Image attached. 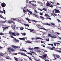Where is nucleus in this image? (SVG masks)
Returning <instances> with one entry per match:
<instances>
[{"mask_svg": "<svg viewBox=\"0 0 61 61\" xmlns=\"http://www.w3.org/2000/svg\"><path fill=\"white\" fill-rule=\"evenodd\" d=\"M14 40L15 41H16L17 43H19V40H18L17 39L14 38Z\"/></svg>", "mask_w": 61, "mask_h": 61, "instance_id": "5", "label": "nucleus"}, {"mask_svg": "<svg viewBox=\"0 0 61 61\" xmlns=\"http://www.w3.org/2000/svg\"><path fill=\"white\" fill-rule=\"evenodd\" d=\"M16 19H13V21H16Z\"/></svg>", "mask_w": 61, "mask_h": 61, "instance_id": "39", "label": "nucleus"}, {"mask_svg": "<svg viewBox=\"0 0 61 61\" xmlns=\"http://www.w3.org/2000/svg\"><path fill=\"white\" fill-rule=\"evenodd\" d=\"M51 50H54V49L52 48H51Z\"/></svg>", "mask_w": 61, "mask_h": 61, "instance_id": "60", "label": "nucleus"}, {"mask_svg": "<svg viewBox=\"0 0 61 61\" xmlns=\"http://www.w3.org/2000/svg\"><path fill=\"white\" fill-rule=\"evenodd\" d=\"M56 43H54V45L55 46H56Z\"/></svg>", "mask_w": 61, "mask_h": 61, "instance_id": "44", "label": "nucleus"}, {"mask_svg": "<svg viewBox=\"0 0 61 61\" xmlns=\"http://www.w3.org/2000/svg\"><path fill=\"white\" fill-rule=\"evenodd\" d=\"M58 49H60L59 50V51H61V48H58Z\"/></svg>", "mask_w": 61, "mask_h": 61, "instance_id": "63", "label": "nucleus"}, {"mask_svg": "<svg viewBox=\"0 0 61 61\" xmlns=\"http://www.w3.org/2000/svg\"><path fill=\"white\" fill-rule=\"evenodd\" d=\"M21 34H22V35H23V36H25L26 35L25 33H21Z\"/></svg>", "mask_w": 61, "mask_h": 61, "instance_id": "28", "label": "nucleus"}, {"mask_svg": "<svg viewBox=\"0 0 61 61\" xmlns=\"http://www.w3.org/2000/svg\"><path fill=\"white\" fill-rule=\"evenodd\" d=\"M37 51L38 52H41V51L38 50H37Z\"/></svg>", "mask_w": 61, "mask_h": 61, "instance_id": "23", "label": "nucleus"}, {"mask_svg": "<svg viewBox=\"0 0 61 61\" xmlns=\"http://www.w3.org/2000/svg\"><path fill=\"white\" fill-rule=\"evenodd\" d=\"M45 61H49V60H45Z\"/></svg>", "mask_w": 61, "mask_h": 61, "instance_id": "64", "label": "nucleus"}, {"mask_svg": "<svg viewBox=\"0 0 61 61\" xmlns=\"http://www.w3.org/2000/svg\"><path fill=\"white\" fill-rule=\"evenodd\" d=\"M14 58L16 61H18V60L17 59L16 57H14Z\"/></svg>", "mask_w": 61, "mask_h": 61, "instance_id": "30", "label": "nucleus"}, {"mask_svg": "<svg viewBox=\"0 0 61 61\" xmlns=\"http://www.w3.org/2000/svg\"><path fill=\"white\" fill-rule=\"evenodd\" d=\"M40 17L42 19V20H44V17H42V16H40Z\"/></svg>", "mask_w": 61, "mask_h": 61, "instance_id": "19", "label": "nucleus"}, {"mask_svg": "<svg viewBox=\"0 0 61 61\" xmlns=\"http://www.w3.org/2000/svg\"><path fill=\"white\" fill-rule=\"evenodd\" d=\"M40 14L41 15H43V13H40Z\"/></svg>", "mask_w": 61, "mask_h": 61, "instance_id": "50", "label": "nucleus"}, {"mask_svg": "<svg viewBox=\"0 0 61 61\" xmlns=\"http://www.w3.org/2000/svg\"><path fill=\"white\" fill-rule=\"evenodd\" d=\"M46 25H49V26H52V25H51V24H49L47 23L46 24Z\"/></svg>", "mask_w": 61, "mask_h": 61, "instance_id": "20", "label": "nucleus"}, {"mask_svg": "<svg viewBox=\"0 0 61 61\" xmlns=\"http://www.w3.org/2000/svg\"><path fill=\"white\" fill-rule=\"evenodd\" d=\"M48 48L49 49H51V48L49 47H48Z\"/></svg>", "mask_w": 61, "mask_h": 61, "instance_id": "62", "label": "nucleus"}, {"mask_svg": "<svg viewBox=\"0 0 61 61\" xmlns=\"http://www.w3.org/2000/svg\"><path fill=\"white\" fill-rule=\"evenodd\" d=\"M0 13H3V11H1V10H0Z\"/></svg>", "mask_w": 61, "mask_h": 61, "instance_id": "56", "label": "nucleus"}, {"mask_svg": "<svg viewBox=\"0 0 61 61\" xmlns=\"http://www.w3.org/2000/svg\"><path fill=\"white\" fill-rule=\"evenodd\" d=\"M47 56V55L46 54H45L44 55H43L42 56L43 57H44V58L45 59H46V56Z\"/></svg>", "mask_w": 61, "mask_h": 61, "instance_id": "6", "label": "nucleus"}, {"mask_svg": "<svg viewBox=\"0 0 61 61\" xmlns=\"http://www.w3.org/2000/svg\"><path fill=\"white\" fill-rule=\"evenodd\" d=\"M16 36H18V35H19V33H17L16 34Z\"/></svg>", "mask_w": 61, "mask_h": 61, "instance_id": "54", "label": "nucleus"}, {"mask_svg": "<svg viewBox=\"0 0 61 61\" xmlns=\"http://www.w3.org/2000/svg\"><path fill=\"white\" fill-rule=\"evenodd\" d=\"M28 49H29V50H32V48L30 47L28 48Z\"/></svg>", "mask_w": 61, "mask_h": 61, "instance_id": "40", "label": "nucleus"}, {"mask_svg": "<svg viewBox=\"0 0 61 61\" xmlns=\"http://www.w3.org/2000/svg\"><path fill=\"white\" fill-rule=\"evenodd\" d=\"M60 5V4H59V3H58L57 4V5Z\"/></svg>", "mask_w": 61, "mask_h": 61, "instance_id": "43", "label": "nucleus"}, {"mask_svg": "<svg viewBox=\"0 0 61 61\" xmlns=\"http://www.w3.org/2000/svg\"><path fill=\"white\" fill-rule=\"evenodd\" d=\"M12 47L13 48H15V49H16V48H17L18 47H16L14 45L12 46Z\"/></svg>", "mask_w": 61, "mask_h": 61, "instance_id": "13", "label": "nucleus"}, {"mask_svg": "<svg viewBox=\"0 0 61 61\" xmlns=\"http://www.w3.org/2000/svg\"><path fill=\"white\" fill-rule=\"evenodd\" d=\"M1 5L2 7H5L6 4L4 2H3L1 3Z\"/></svg>", "mask_w": 61, "mask_h": 61, "instance_id": "3", "label": "nucleus"}, {"mask_svg": "<svg viewBox=\"0 0 61 61\" xmlns=\"http://www.w3.org/2000/svg\"><path fill=\"white\" fill-rule=\"evenodd\" d=\"M30 13V14H32V12L31 11H30L29 12Z\"/></svg>", "mask_w": 61, "mask_h": 61, "instance_id": "48", "label": "nucleus"}, {"mask_svg": "<svg viewBox=\"0 0 61 61\" xmlns=\"http://www.w3.org/2000/svg\"><path fill=\"white\" fill-rule=\"evenodd\" d=\"M1 48H2V47L0 46V50L1 49Z\"/></svg>", "mask_w": 61, "mask_h": 61, "instance_id": "61", "label": "nucleus"}, {"mask_svg": "<svg viewBox=\"0 0 61 61\" xmlns=\"http://www.w3.org/2000/svg\"><path fill=\"white\" fill-rule=\"evenodd\" d=\"M26 11L27 12H30V11H29V10H28V9H27Z\"/></svg>", "mask_w": 61, "mask_h": 61, "instance_id": "49", "label": "nucleus"}, {"mask_svg": "<svg viewBox=\"0 0 61 61\" xmlns=\"http://www.w3.org/2000/svg\"><path fill=\"white\" fill-rule=\"evenodd\" d=\"M35 30L34 29H32V30H30V32H34Z\"/></svg>", "mask_w": 61, "mask_h": 61, "instance_id": "27", "label": "nucleus"}, {"mask_svg": "<svg viewBox=\"0 0 61 61\" xmlns=\"http://www.w3.org/2000/svg\"><path fill=\"white\" fill-rule=\"evenodd\" d=\"M27 20V21H28V22H29V21H30V19H29V18H28Z\"/></svg>", "mask_w": 61, "mask_h": 61, "instance_id": "51", "label": "nucleus"}, {"mask_svg": "<svg viewBox=\"0 0 61 61\" xmlns=\"http://www.w3.org/2000/svg\"><path fill=\"white\" fill-rule=\"evenodd\" d=\"M23 11L24 14H26V13H27V11L25 10H23Z\"/></svg>", "mask_w": 61, "mask_h": 61, "instance_id": "8", "label": "nucleus"}, {"mask_svg": "<svg viewBox=\"0 0 61 61\" xmlns=\"http://www.w3.org/2000/svg\"><path fill=\"white\" fill-rule=\"evenodd\" d=\"M10 36H11V37L12 38H15L14 37H13V36H12L11 35H10Z\"/></svg>", "mask_w": 61, "mask_h": 61, "instance_id": "41", "label": "nucleus"}, {"mask_svg": "<svg viewBox=\"0 0 61 61\" xmlns=\"http://www.w3.org/2000/svg\"><path fill=\"white\" fill-rule=\"evenodd\" d=\"M3 56V54L0 53V56Z\"/></svg>", "mask_w": 61, "mask_h": 61, "instance_id": "33", "label": "nucleus"}, {"mask_svg": "<svg viewBox=\"0 0 61 61\" xmlns=\"http://www.w3.org/2000/svg\"><path fill=\"white\" fill-rule=\"evenodd\" d=\"M5 35L4 33H0V35Z\"/></svg>", "mask_w": 61, "mask_h": 61, "instance_id": "37", "label": "nucleus"}, {"mask_svg": "<svg viewBox=\"0 0 61 61\" xmlns=\"http://www.w3.org/2000/svg\"><path fill=\"white\" fill-rule=\"evenodd\" d=\"M7 22L8 23H9V24H15V22L10 20H8Z\"/></svg>", "mask_w": 61, "mask_h": 61, "instance_id": "2", "label": "nucleus"}, {"mask_svg": "<svg viewBox=\"0 0 61 61\" xmlns=\"http://www.w3.org/2000/svg\"><path fill=\"white\" fill-rule=\"evenodd\" d=\"M11 27L13 28V29H15V25H12L11 26Z\"/></svg>", "mask_w": 61, "mask_h": 61, "instance_id": "10", "label": "nucleus"}, {"mask_svg": "<svg viewBox=\"0 0 61 61\" xmlns=\"http://www.w3.org/2000/svg\"><path fill=\"white\" fill-rule=\"evenodd\" d=\"M54 10H55L56 13H60V11L59 10L56 9H54Z\"/></svg>", "mask_w": 61, "mask_h": 61, "instance_id": "4", "label": "nucleus"}, {"mask_svg": "<svg viewBox=\"0 0 61 61\" xmlns=\"http://www.w3.org/2000/svg\"><path fill=\"white\" fill-rule=\"evenodd\" d=\"M21 55H23V56H27V57H28L25 54V53H21Z\"/></svg>", "mask_w": 61, "mask_h": 61, "instance_id": "7", "label": "nucleus"}, {"mask_svg": "<svg viewBox=\"0 0 61 61\" xmlns=\"http://www.w3.org/2000/svg\"><path fill=\"white\" fill-rule=\"evenodd\" d=\"M26 29H28V30H30V31H31V29H29L27 28Z\"/></svg>", "mask_w": 61, "mask_h": 61, "instance_id": "58", "label": "nucleus"}, {"mask_svg": "<svg viewBox=\"0 0 61 61\" xmlns=\"http://www.w3.org/2000/svg\"><path fill=\"white\" fill-rule=\"evenodd\" d=\"M45 16H47L48 17H50V16L46 14H45Z\"/></svg>", "mask_w": 61, "mask_h": 61, "instance_id": "11", "label": "nucleus"}, {"mask_svg": "<svg viewBox=\"0 0 61 61\" xmlns=\"http://www.w3.org/2000/svg\"><path fill=\"white\" fill-rule=\"evenodd\" d=\"M47 19H49L50 20H51V18H47Z\"/></svg>", "mask_w": 61, "mask_h": 61, "instance_id": "45", "label": "nucleus"}, {"mask_svg": "<svg viewBox=\"0 0 61 61\" xmlns=\"http://www.w3.org/2000/svg\"><path fill=\"white\" fill-rule=\"evenodd\" d=\"M28 57L29 58V60H32V59L31 58V57H29L28 56Z\"/></svg>", "mask_w": 61, "mask_h": 61, "instance_id": "21", "label": "nucleus"}, {"mask_svg": "<svg viewBox=\"0 0 61 61\" xmlns=\"http://www.w3.org/2000/svg\"><path fill=\"white\" fill-rule=\"evenodd\" d=\"M32 2H34V3H36V1L35 0H32Z\"/></svg>", "mask_w": 61, "mask_h": 61, "instance_id": "59", "label": "nucleus"}, {"mask_svg": "<svg viewBox=\"0 0 61 61\" xmlns=\"http://www.w3.org/2000/svg\"><path fill=\"white\" fill-rule=\"evenodd\" d=\"M33 15H35V17H37V18H38V16H37V15H36L35 14H33Z\"/></svg>", "mask_w": 61, "mask_h": 61, "instance_id": "18", "label": "nucleus"}, {"mask_svg": "<svg viewBox=\"0 0 61 61\" xmlns=\"http://www.w3.org/2000/svg\"><path fill=\"white\" fill-rule=\"evenodd\" d=\"M51 15H54V14H53L52 13H51Z\"/></svg>", "mask_w": 61, "mask_h": 61, "instance_id": "53", "label": "nucleus"}, {"mask_svg": "<svg viewBox=\"0 0 61 61\" xmlns=\"http://www.w3.org/2000/svg\"><path fill=\"white\" fill-rule=\"evenodd\" d=\"M55 50V51H56V52H59L60 51L57 50Z\"/></svg>", "mask_w": 61, "mask_h": 61, "instance_id": "38", "label": "nucleus"}, {"mask_svg": "<svg viewBox=\"0 0 61 61\" xmlns=\"http://www.w3.org/2000/svg\"><path fill=\"white\" fill-rule=\"evenodd\" d=\"M53 6L52 5H51L50 6V7H52Z\"/></svg>", "mask_w": 61, "mask_h": 61, "instance_id": "46", "label": "nucleus"}, {"mask_svg": "<svg viewBox=\"0 0 61 61\" xmlns=\"http://www.w3.org/2000/svg\"><path fill=\"white\" fill-rule=\"evenodd\" d=\"M3 11L4 12V14H5V10H3Z\"/></svg>", "mask_w": 61, "mask_h": 61, "instance_id": "31", "label": "nucleus"}, {"mask_svg": "<svg viewBox=\"0 0 61 61\" xmlns=\"http://www.w3.org/2000/svg\"><path fill=\"white\" fill-rule=\"evenodd\" d=\"M56 57H57V58H59L60 57V56L59 55H56Z\"/></svg>", "mask_w": 61, "mask_h": 61, "instance_id": "12", "label": "nucleus"}, {"mask_svg": "<svg viewBox=\"0 0 61 61\" xmlns=\"http://www.w3.org/2000/svg\"><path fill=\"white\" fill-rule=\"evenodd\" d=\"M36 39H42L41 38L39 37H37L36 38Z\"/></svg>", "mask_w": 61, "mask_h": 61, "instance_id": "26", "label": "nucleus"}, {"mask_svg": "<svg viewBox=\"0 0 61 61\" xmlns=\"http://www.w3.org/2000/svg\"><path fill=\"white\" fill-rule=\"evenodd\" d=\"M27 53L28 54H29V55H30L31 56L32 55V54L31 53L27 52Z\"/></svg>", "mask_w": 61, "mask_h": 61, "instance_id": "16", "label": "nucleus"}, {"mask_svg": "<svg viewBox=\"0 0 61 61\" xmlns=\"http://www.w3.org/2000/svg\"><path fill=\"white\" fill-rule=\"evenodd\" d=\"M28 43H31V42L29 41H28Z\"/></svg>", "mask_w": 61, "mask_h": 61, "instance_id": "34", "label": "nucleus"}, {"mask_svg": "<svg viewBox=\"0 0 61 61\" xmlns=\"http://www.w3.org/2000/svg\"><path fill=\"white\" fill-rule=\"evenodd\" d=\"M20 50L22 51H25V50Z\"/></svg>", "mask_w": 61, "mask_h": 61, "instance_id": "52", "label": "nucleus"}, {"mask_svg": "<svg viewBox=\"0 0 61 61\" xmlns=\"http://www.w3.org/2000/svg\"><path fill=\"white\" fill-rule=\"evenodd\" d=\"M6 22V20H5V21H3V23H5Z\"/></svg>", "mask_w": 61, "mask_h": 61, "instance_id": "57", "label": "nucleus"}, {"mask_svg": "<svg viewBox=\"0 0 61 61\" xmlns=\"http://www.w3.org/2000/svg\"><path fill=\"white\" fill-rule=\"evenodd\" d=\"M25 38H22V40H25Z\"/></svg>", "mask_w": 61, "mask_h": 61, "instance_id": "55", "label": "nucleus"}, {"mask_svg": "<svg viewBox=\"0 0 61 61\" xmlns=\"http://www.w3.org/2000/svg\"><path fill=\"white\" fill-rule=\"evenodd\" d=\"M10 51H14V49L13 48H12L10 49Z\"/></svg>", "mask_w": 61, "mask_h": 61, "instance_id": "14", "label": "nucleus"}, {"mask_svg": "<svg viewBox=\"0 0 61 61\" xmlns=\"http://www.w3.org/2000/svg\"><path fill=\"white\" fill-rule=\"evenodd\" d=\"M40 28L41 29H43V30H46V29L45 28Z\"/></svg>", "mask_w": 61, "mask_h": 61, "instance_id": "32", "label": "nucleus"}, {"mask_svg": "<svg viewBox=\"0 0 61 61\" xmlns=\"http://www.w3.org/2000/svg\"><path fill=\"white\" fill-rule=\"evenodd\" d=\"M33 6H36V4H34L33 5Z\"/></svg>", "mask_w": 61, "mask_h": 61, "instance_id": "42", "label": "nucleus"}, {"mask_svg": "<svg viewBox=\"0 0 61 61\" xmlns=\"http://www.w3.org/2000/svg\"><path fill=\"white\" fill-rule=\"evenodd\" d=\"M12 35L13 36H14V35H15V33L12 32Z\"/></svg>", "mask_w": 61, "mask_h": 61, "instance_id": "29", "label": "nucleus"}, {"mask_svg": "<svg viewBox=\"0 0 61 61\" xmlns=\"http://www.w3.org/2000/svg\"><path fill=\"white\" fill-rule=\"evenodd\" d=\"M12 32H11V31H10L9 32V33L10 35H12Z\"/></svg>", "mask_w": 61, "mask_h": 61, "instance_id": "24", "label": "nucleus"}, {"mask_svg": "<svg viewBox=\"0 0 61 61\" xmlns=\"http://www.w3.org/2000/svg\"><path fill=\"white\" fill-rule=\"evenodd\" d=\"M46 41L47 42H49V39H46Z\"/></svg>", "mask_w": 61, "mask_h": 61, "instance_id": "35", "label": "nucleus"}, {"mask_svg": "<svg viewBox=\"0 0 61 61\" xmlns=\"http://www.w3.org/2000/svg\"><path fill=\"white\" fill-rule=\"evenodd\" d=\"M30 53H33V54H35V52L34 51H30Z\"/></svg>", "mask_w": 61, "mask_h": 61, "instance_id": "36", "label": "nucleus"}, {"mask_svg": "<svg viewBox=\"0 0 61 61\" xmlns=\"http://www.w3.org/2000/svg\"><path fill=\"white\" fill-rule=\"evenodd\" d=\"M34 49H39V47H35L34 48Z\"/></svg>", "mask_w": 61, "mask_h": 61, "instance_id": "25", "label": "nucleus"}, {"mask_svg": "<svg viewBox=\"0 0 61 61\" xmlns=\"http://www.w3.org/2000/svg\"><path fill=\"white\" fill-rule=\"evenodd\" d=\"M2 28L5 29V30L6 29H8V27H5V28H4V27H2Z\"/></svg>", "mask_w": 61, "mask_h": 61, "instance_id": "22", "label": "nucleus"}, {"mask_svg": "<svg viewBox=\"0 0 61 61\" xmlns=\"http://www.w3.org/2000/svg\"><path fill=\"white\" fill-rule=\"evenodd\" d=\"M20 29V30H23L24 29V28H21Z\"/></svg>", "mask_w": 61, "mask_h": 61, "instance_id": "47", "label": "nucleus"}, {"mask_svg": "<svg viewBox=\"0 0 61 61\" xmlns=\"http://www.w3.org/2000/svg\"><path fill=\"white\" fill-rule=\"evenodd\" d=\"M24 25H25L26 26H28V27H29V25H28L27 24H24Z\"/></svg>", "mask_w": 61, "mask_h": 61, "instance_id": "15", "label": "nucleus"}, {"mask_svg": "<svg viewBox=\"0 0 61 61\" xmlns=\"http://www.w3.org/2000/svg\"><path fill=\"white\" fill-rule=\"evenodd\" d=\"M40 10L41 11H43V10H44V11H46V10H47L45 8H44L42 10L40 9Z\"/></svg>", "mask_w": 61, "mask_h": 61, "instance_id": "9", "label": "nucleus"}, {"mask_svg": "<svg viewBox=\"0 0 61 61\" xmlns=\"http://www.w3.org/2000/svg\"><path fill=\"white\" fill-rule=\"evenodd\" d=\"M48 36H50L49 37H51V38H56V35H54L53 36H52L51 34L49 33L48 35Z\"/></svg>", "mask_w": 61, "mask_h": 61, "instance_id": "1", "label": "nucleus"}, {"mask_svg": "<svg viewBox=\"0 0 61 61\" xmlns=\"http://www.w3.org/2000/svg\"><path fill=\"white\" fill-rule=\"evenodd\" d=\"M46 6H50V4L49 3H47Z\"/></svg>", "mask_w": 61, "mask_h": 61, "instance_id": "17", "label": "nucleus"}]
</instances>
